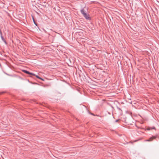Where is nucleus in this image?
Segmentation results:
<instances>
[{
	"label": "nucleus",
	"mask_w": 159,
	"mask_h": 159,
	"mask_svg": "<svg viewBox=\"0 0 159 159\" xmlns=\"http://www.w3.org/2000/svg\"><path fill=\"white\" fill-rule=\"evenodd\" d=\"M22 71H23V72H24L26 74H29V75H33V76H36L37 78H39V79H42L40 77H39L38 75H35L34 74L30 73V72H29V71H28L27 70H23Z\"/></svg>",
	"instance_id": "obj_1"
},
{
	"label": "nucleus",
	"mask_w": 159,
	"mask_h": 159,
	"mask_svg": "<svg viewBox=\"0 0 159 159\" xmlns=\"http://www.w3.org/2000/svg\"><path fill=\"white\" fill-rule=\"evenodd\" d=\"M157 137V136H153L150 138L148 139L145 140V142H150L152 141L153 139H156Z\"/></svg>",
	"instance_id": "obj_2"
},
{
	"label": "nucleus",
	"mask_w": 159,
	"mask_h": 159,
	"mask_svg": "<svg viewBox=\"0 0 159 159\" xmlns=\"http://www.w3.org/2000/svg\"><path fill=\"white\" fill-rule=\"evenodd\" d=\"M83 16L88 20H91L89 15L86 13L85 14H84Z\"/></svg>",
	"instance_id": "obj_3"
},
{
	"label": "nucleus",
	"mask_w": 159,
	"mask_h": 159,
	"mask_svg": "<svg viewBox=\"0 0 159 159\" xmlns=\"http://www.w3.org/2000/svg\"><path fill=\"white\" fill-rule=\"evenodd\" d=\"M80 12L81 14L83 15V16L84 15V14H85L86 13H85V11L84 10V9L82 8L80 10Z\"/></svg>",
	"instance_id": "obj_4"
},
{
	"label": "nucleus",
	"mask_w": 159,
	"mask_h": 159,
	"mask_svg": "<svg viewBox=\"0 0 159 159\" xmlns=\"http://www.w3.org/2000/svg\"><path fill=\"white\" fill-rule=\"evenodd\" d=\"M1 38L2 40L6 44H7V43L2 36H1Z\"/></svg>",
	"instance_id": "obj_5"
},
{
	"label": "nucleus",
	"mask_w": 159,
	"mask_h": 159,
	"mask_svg": "<svg viewBox=\"0 0 159 159\" xmlns=\"http://www.w3.org/2000/svg\"><path fill=\"white\" fill-rule=\"evenodd\" d=\"M33 22H34V24H35L36 25H37V24H36V22H35V20H34V18H33Z\"/></svg>",
	"instance_id": "obj_6"
},
{
	"label": "nucleus",
	"mask_w": 159,
	"mask_h": 159,
	"mask_svg": "<svg viewBox=\"0 0 159 159\" xmlns=\"http://www.w3.org/2000/svg\"><path fill=\"white\" fill-rule=\"evenodd\" d=\"M0 33L1 37V36H2V33L0 30Z\"/></svg>",
	"instance_id": "obj_7"
},
{
	"label": "nucleus",
	"mask_w": 159,
	"mask_h": 159,
	"mask_svg": "<svg viewBox=\"0 0 159 159\" xmlns=\"http://www.w3.org/2000/svg\"><path fill=\"white\" fill-rule=\"evenodd\" d=\"M119 121V120H116V122H117Z\"/></svg>",
	"instance_id": "obj_8"
}]
</instances>
